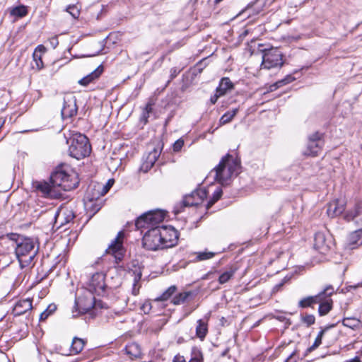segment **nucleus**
<instances>
[{
	"label": "nucleus",
	"mask_w": 362,
	"mask_h": 362,
	"mask_svg": "<svg viewBox=\"0 0 362 362\" xmlns=\"http://www.w3.org/2000/svg\"><path fill=\"white\" fill-rule=\"evenodd\" d=\"M240 162L231 155L227 154L210 173L214 180L221 185H228L231 178L239 173Z\"/></svg>",
	"instance_id": "1"
},
{
	"label": "nucleus",
	"mask_w": 362,
	"mask_h": 362,
	"mask_svg": "<svg viewBox=\"0 0 362 362\" xmlns=\"http://www.w3.org/2000/svg\"><path fill=\"white\" fill-rule=\"evenodd\" d=\"M66 143L69 145V154L77 159H81L88 156L90 153V145L88 138L79 133L69 132L65 134Z\"/></svg>",
	"instance_id": "2"
},
{
	"label": "nucleus",
	"mask_w": 362,
	"mask_h": 362,
	"mask_svg": "<svg viewBox=\"0 0 362 362\" xmlns=\"http://www.w3.org/2000/svg\"><path fill=\"white\" fill-rule=\"evenodd\" d=\"M35 245L30 238H23L17 241L16 255L21 267L29 265L35 256Z\"/></svg>",
	"instance_id": "3"
},
{
	"label": "nucleus",
	"mask_w": 362,
	"mask_h": 362,
	"mask_svg": "<svg viewBox=\"0 0 362 362\" xmlns=\"http://www.w3.org/2000/svg\"><path fill=\"white\" fill-rule=\"evenodd\" d=\"M51 183L55 188H62L64 191H69L76 188L78 180L74 173L69 174L64 170H57L51 175Z\"/></svg>",
	"instance_id": "4"
},
{
	"label": "nucleus",
	"mask_w": 362,
	"mask_h": 362,
	"mask_svg": "<svg viewBox=\"0 0 362 362\" xmlns=\"http://www.w3.org/2000/svg\"><path fill=\"white\" fill-rule=\"evenodd\" d=\"M165 217V214L163 211H150L139 216L136 221L135 226L138 229L158 227L156 225L161 223Z\"/></svg>",
	"instance_id": "5"
},
{
	"label": "nucleus",
	"mask_w": 362,
	"mask_h": 362,
	"mask_svg": "<svg viewBox=\"0 0 362 362\" xmlns=\"http://www.w3.org/2000/svg\"><path fill=\"white\" fill-rule=\"evenodd\" d=\"M159 227H154L148 230L142 239L143 246L148 250H158L163 249L162 238Z\"/></svg>",
	"instance_id": "6"
},
{
	"label": "nucleus",
	"mask_w": 362,
	"mask_h": 362,
	"mask_svg": "<svg viewBox=\"0 0 362 362\" xmlns=\"http://www.w3.org/2000/svg\"><path fill=\"white\" fill-rule=\"evenodd\" d=\"M283 65L282 54L277 48L265 50L262 56V66L270 69Z\"/></svg>",
	"instance_id": "7"
},
{
	"label": "nucleus",
	"mask_w": 362,
	"mask_h": 362,
	"mask_svg": "<svg viewBox=\"0 0 362 362\" xmlns=\"http://www.w3.org/2000/svg\"><path fill=\"white\" fill-rule=\"evenodd\" d=\"M124 238V233L119 231L117 237L112 241L111 244L106 250L107 254L112 255L116 262L121 261L124 257V249L123 247V240Z\"/></svg>",
	"instance_id": "8"
},
{
	"label": "nucleus",
	"mask_w": 362,
	"mask_h": 362,
	"mask_svg": "<svg viewBox=\"0 0 362 362\" xmlns=\"http://www.w3.org/2000/svg\"><path fill=\"white\" fill-rule=\"evenodd\" d=\"M105 277V275L103 272H97L93 274L88 284V291L98 296L103 295L106 287Z\"/></svg>",
	"instance_id": "9"
},
{
	"label": "nucleus",
	"mask_w": 362,
	"mask_h": 362,
	"mask_svg": "<svg viewBox=\"0 0 362 362\" xmlns=\"http://www.w3.org/2000/svg\"><path fill=\"white\" fill-rule=\"evenodd\" d=\"M160 237L162 238V245L164 248L171 247L175 245L178 240L177 231L171 226L159 227Z\"/></svg>",
	"instance_id": "10"
},
{
	"label": "nucleus",
	"mask_w": 362,
	"mask_h": 362,
	"mask_svg": "<svg viewBox=\"0 0 362 362\" xmlns=\"http://www.w3.org/2000/svg\"><path fill=\"white\" fill-rule=\"evenodd\" d=\"M324 142L319 133L316 132L310 136L307 149L304 152L306 156H316L321 151Z\"/></svg>",
	"instance_id": "11"
},
{
	"label": "nucleus",
	"mask_w": 362,
	"mask_h": 362,
	"mask_svg": "<svg viewBox=\"0 0 362 362\" xmlns=\"http://www.w3.org/2000/svg\"><path fill=\"white\" fill-rule=\"evenodd\" d=\"M334 293V288L332 286H327L324 291L319 293L317 295L305 297L301 299L298 303V306L305 308L311 307L313 305L321 302L323 300V296L327 293V295H332Z\"/></svg>",
	"instance_id": "12"
},
{
	"label": "nucleus",
	"mask_w": 362,
	"mask_h": 362,
	"mask_svg": "<svg viewBox=\"0 0 362 362\" xmlns=\"http://www.w3.org/2000/svg\"><path fill=\"white\" fill-rule=\"evenodd\" d=\"M77 112L76 99L72 94L65 95L64 105L62 109V116L64 119L70 118Z\"/></svg>",
	"instance_id": "13"
},
{
	"label": "nucleus",
	"mask_w": 362,
	"mask_h": 362,
	"mask_svg": "<svg viewBox=\"0 0 362 362\" xmlns=\"http://www.w3.org/2000/svg\"><path fill=\"white\" fill-rule=\"evenodd\" d=\"M207 197L204 189H199L193 191L190 194L184 197L182 204L185 206H192L200 204Z\"/></svg>",
	"instance_id": "14"
},
{
	"label": "nucleus",
	"mask_w": 362,
	"mask_h": 362,
	"mask_svg": "<svg viewBox=\"0 0 362 362\" xmlns=\"http://www.w3.org/2000/svg\"><path fill=\"white\" fill-rule=\"evenodd\" d=\"M160 152L161 148L160 146L153 147L142 163L141 170L146 173L151 169L160 156Z\"/></svg>",
	"instance_id": "15"
},
{
	"label": "nucleus",
	"mask_w": 362,
	"mask_h": 362,
	"mask_svg": "<svg viewBox=\"0 0 362 362\" xmlns=\"http://www.w3.org/2000/svg\"><path fill=\"white\" fill-rule=\"evenodd\" d=\"M75 217V214L71 209L68 207H62L59 209L55 216V223L59 225V227L70 223Z\"/></svg>",
	"instance_id": "16"
},
{
	"label": "nucleus",
	"mask_w": 362,
	"mask_h": 362,
	"mask_svg": "<svg viewBox=\"0 0 362 362\" xmlns=\"http://www.w3.org/2000/svg\"><path fill=\"white\" fill-rule=\"evenodd\" d=\"M346 202L344 199H337L329 203L327 209L328 216L331 218L341 215L345 209Z\"/></svg>",
	"instance_id": "17"
},
{
	"label": "nucleus",
	"mask_w": 362,
	"mask_h": 362,
	"mask_svg": "<svg viewBox=\"0 0 362 362\" xmlns=\"http://www.w3.org/2000/svg\"><path fill=\"white\" fill-rule=\"evenodd\" d=\"M33 186L45 197H54L56 195L55 187H53L52 184L50 185L47 182H36Z\"/></svg>",
	"instance_id": "18"
},
{
	"label": "nucleus",
	"mask_w": 362,
	"mask_h": 362,
	"mask_svg": "<svg viewBox=\"0 0 362 362\" xmlns=\"http://www.w3.org/2000/svg\"><path fill=\"white\" fill-rule=\"evenodd\" d=\"M32 308V300L30 298L21 300L16 303L13 313L15 315H21L31 310Z\"/></svg>",
	"instance_id": "19"
},
{
	"label": "nucleus",
	"mask_w": 362,
	"mask_h": 362,
	"mask_svg": "<svg viewBox=\"0 0 362 362\" xmlns=\"http://www.w3.org/2000/svg\"><path fill=\"white\" fill-rule=\"evenodd\" d=\"M103 71V68L102 66H98L94 71H93L90 74L84 76L81 79L78 81V83L83 86H87L90 83L93 82L96 79H98L100 76L102 74Z\"/></svg>",
	"instance_id": "20"
},
{
	"label": "nucleus",
	"mask_w": 362,
	"mask_h": 362,
	"mask_svg": "<svg viewBox=\"0 0 362 362\" xmlns=\"http://www.w3.org/2000/svg\"><path fill=\"white\" fill-rule=\"evenodd\" d=\"M331 295L326 293L323 296V300L318 303L320 304L318 308L319 315L322 316L327 315L332 308V300L329 298Z\"/></svg>",
	"instance_id": "21"
},
{
	"label": "nucleus",
	"mask_w": 362,
	"mask_h": 362,
	"mask_svg": "<svg viewBox=\"0 0 362 362\" xmlns=\"http://www.w3.org/2000/svg\"><path fill=\"white\" fill-rule=\"evenodd\" d=\"M125 354L131 358H137L141 356L140 346L135 342L128 344L124 348Z\"/></svg>",
	"instance_id": "22"
},
{
	"label": "nucleus",
	"mask_w": 362,
	"mask_h": 362,
	"mask_svg": "<svg viewBox=\"0 0 362 362\" xmlns=\"http://www.w3.org/2000/svg\"><path fill=\"white\" fill-rule=\"evenodd\" d=\"M95 298L93 296H90L85 303L80 298L76 300V305L78 308L79 312L82 313L88 312L95 305Z\"/></svg>",
	"instance_id": "23"
},
{
	"label": "nucleus",
	"mask_w": 362,
	"mask_h": 362,
	"mask_svg": "<svg viewBox=\"0 0 362 362\" xmlns=\"http://www.w3.org/2000/svg\"><path fill=\"white\" fill-rule=\"evenodd\" d=\"M314 247L320 253H325L328 250L324 234L321 233L315 234Z\"/></svg>",
	"instance_id": "24"
},
{
	"label": "nucleus",
	"mask_w": 362,
	"mask_h": 362,
	"mask_svg": "<svg viewBox=\"0 0 362 362\" xmlns=\"http://www.w3.org/2000/svg\"><path fill=\"white\" fill-rule=\"evenodd\" d=\"M46 51V48L43 45H38L33 54V60L35 62V66L37 69H41L44 67L43 62L42 60V55Z\"/></svg>",
	"instance_id": "25"
},
{
	"label": "nucleus",
	"mask_w": 362,
	"mask_h": 362,
	"mask_svg": "<svg viewBox=\"0 0 362 362\" xmlns=\"http://www.w3.org/2000/svg\"><path fill=\"white\" fill-rule=\"evenodd\" d=\"M362 245V230H358L351 233L349 236V246L354 249Z\"/></svg>",
	"instance_id": "26"
},
{
	"label": "nucleus",
	"mask_w": 362,
	"mask_h": 362,
	"mask_svg": "<svg viewBox=\"0 0 362 362\" xmlns=\"http://www.w3.org/2000/svg\"><path fill=\"white\" fill-rule=\"evenodd\" d=\"M86 341L78 337H74L70 348V354H78L83 349Z\"/></svg>",
	"instance_id": "27"
},
{
	"label": "nucleus",
	"mask_w": 362,
	"mask_h": 362,
	"mask_svg": "<svg viewBox=\"0 0 362 362\" xmlns=\"http://www.w3.org/2000/svg\"><path fill=\"white\" fill-rule=\"evenodd\" d=\"M362 211V201L358 202L352 210L348 211L345 214V219L347 221L354 220L359 216Z\"/></svg>",
	"instance_id": "28"
},
{
	"label": "nucleus",
	"mask_w": 362,
	"mask_h": 362,
	"mask_svg": "<svg viewBox=\"0 0 362 362\" xmlns=\"http://www.w3.org/2000/svg\"><path fill=\"white\" fill-rule=\"evenodd\" d=\"M233 88V83L228 78H223L221 79L218 87L216 91L221 93V96L224 95L228 90Z\"/></svg>",
	"instance_id": "29"
},
{
	"label": "nucleus",
	"mask_w": 362,
	"mask_h": 362,
	"mask_svg": "<svg viewBox=\"0 0 362 362\" xmlns=\"http://www.w3.org/2000/svg\"><path fill=\"white\" fill-rule=\"evenodd\" d=\"M197 324L198 325L196 327V335L201 340H203L208 332L207 324L202 320H199L197 321Z\"/></svg>",
	"instance_id": "30"
},
{
	"label": "nucleus",
	"mask_w": 362,
	"mask_h": 362,
	"mask_svg": "<svg viewBox=\"0 0 362 362\" xmlns=\"http://www.w3.org/2000/svg\"><path fill=\"white\" fill-rule=\"evenodd\" d=\"M238 112V109L235 108L232 110H229L226 112L220 119L219 123L221 125L226 124L227 123H229L233 117L236 115V114Z\"/></svg>",
	"instance_id": "31"
},
{
	"label": "nucleus",
	"mask_w": 362,
	"mask_h": 362,
	"mask_svg": "<svg viewBox=\"0 0 362 362\" xmlns=\"http://www.w3.org/2000/svg\"><path fill=\"white\" fill-rule=\"evenodd\" d=\"M236 268L230 267L228 270L223 272L218 278V282L221 284L227 283L234 275Z\"/></svg>",
	"instance_id": "32"
},
{
	"label": "nucleus",
	"mask_w": 362,
	"mask_h": 362,
	"mask_svg": "<svg viewBox=\"0 0 362 362\" xmlns=\"http://www.w3.org/2000/svg\"><path fill=\"white\" fill-rule=\"evenodd\" d=\"M28 14V9L25 6L21 5L16 7H14L11 11V15L13 16H16L18 18H23Z\"/></svg>",
	"instance_id": "33"
},
{
	"label": "nucleus",
	"mask_w": 362,
	"mask_h": 362,
	"mask_svg": "<svg viewBox=\"0 0 362 362\" xmlns=\"http://www.w3.org/2000/svg\"><path fill=\"white\" fill-rule=\"evenodd\" d=\"M196 260L197 261H204L213 258L216 253L213 252L209 251H203V252H196Z\"/></svg>",
	"instance_id": "34"
},
{
	"label": "nucleus",
	"mask_w": 362,
	"mask_h": 362,
	"mask_svg": "<svg viewBox=\"0 0 362 362\" xmlns=\"http://www.w3.org/2000/svg\"><path fill=\"white\" fill-rule=\"evenodd\" d=\"M176 287L175 286H170L165 292L162 293V295L156 298V300L158 301H164L167 300L175 292Z\"/></svg>",
	"instance_id": "35"
},
{
	"label": "nucleus",
	"mask_w": 362,
	"mask_h": 362,
	"mask_svg": "<svg viewBox=\"0 0 362 362\" xmlns=\"http://www.w3.org/2000/svg\"><path fill=\"white\" fill-rule=\"evenodd\" d=\"M189 362H203V354L198 348L192 349V358Z\"/></svg>",
	"instance_id": "36"
},
{
	"label": "nucleus",
	"mask_w": 362,
	"mask_h": 362,
	"mask_svg": "<svg viewBox=\"0 0 362 362\" xmlns=\"http://www.w3.org/2000/svg\"><path fill=\"white\" fill-rule=\"evenodd\" d=\"M327 329H328V327H327V328H325V329H324L321 330V331L318 333V334H317V337L315 338V341H314L313 344L310 347H309V348L308 349V351L309 352H310V351H312L315 350L316 348H317V347L321 344V343H322V339L323 334H324V333L325 332V331H326Z\"/></svg>",
	"instance_id": "37"
},
{
	"label": "nucleus",
	"mask_w": 362,
	"mask_h": 362,
	"mask_svg": "<svg viewBox=\"0 0 362 362\" xmlns=\"http://www.w3.org/2000/svg\"><path fill=\"white\" fill-rule=\"evenodd\" d=\"M343 325L346 327L354 329L360 325V321L355 317H346L343 320Z\"/></svg>",
	"instance_id": "38"
},
{
	"label": "nucleus",
	"mask_w": 362,
	"mask_h": 362,
	"mask_svg": "<svg viewBox=\"0 0 362 362\" xmlns=\"http://www.w3.org/2000/svg\"><path fill=\"white\" fill-rule=\"evenodd\" d=\"M189 296H190L189 292H185V293H179L178 295H177L176 296H175L173 298L172 302L175 305H179V304L183 303Z\"/></svg>",
	"instance_id": "39"
},
{
	"label": "nucleus",
	"mask_w": 362,
	"mask_h": 362,
	"mask_svg": "<svg viewBox=\"0 0 362 362\" xmlns=\"http://www.w3.org/2000/svg\"><path fill=\"white\" fill-rule=\"evenodd\" d=\"M66 11L68 12L74 18H78L80 15V9L76 5H69L66 7Z\"/></svg>",
	"instance_id": "40"
},
{
	"label": "nucleus",
	"mask_w": 362,
	"mask_h": 362,
	"mask_svg": "<svg viewBox=\"0 0 362 362\" xmlns=\"http://www.w3.org/2000/svg\"><path fill=\"white\" fill-rule=\"evenodd\" d=\"M56 310L55 305H49L47 308L40 314V320H46L49 315H51Z\"/></svg>",
	"instance_id": "41"
},
{
	"label": "nucleus",
	"mask_w": 362,
	"mask_h": 362,
	"mask_svg": "<svg viewBox=\"0 0 362 362\" xmlns=\"http://www.w3.org/2000/svg\"><path fill=\"white\" fill-rule=\"evenodd\" d=\"M301 320L307 327H309L315 323V317L313 315H305L301 317Z\"/></svg>",
	"instance_id": "42"
},
{
	"label": "nucleus",
	"mask_w": 362,
	"mask_h": 362,
	"mask_svg": "<svg viewBox=\"0 0 362 362\" xmlns=\"http://www.w3.org/2000/svg\"><path fill=\"white\" fill-rule=\"evenodd\" d=\"M222 189L221 188H218L213 194L212 199L209 202L208 206H212L216 202H217L222 195Z\"/></svg>",
	"instance_id": "43"
},
{
	"label": "nucleus",
	"mask_w": 362,
	"mask_h": 362,
	"mask_svg": "<svg viewBox=\"0 0 362 362\" xmlns=\"http://www.w3.org/2000/svg\"><path fill=\"white\" fill-rule=\"evenodd\" d=\"M294 79H295V78L293 76H292L291 75H288L284 79L276 82L274 85V86H276V87L282 86L283 85H285V84H287V83H289L293 81Z\"/></svg>",
	"instance_id": "44"
},
{
	"label": "nucleus",
	"mask_w": 362,
	"mask_h": 362,
	"mask_svg": "<svg viewBox=\"0 0 362 362\" xmlns=\"http://www.w3.org/2000/svg\"><path fill=\"white\" fill-rule=\"evenodd\" d=\"M115 181L113 179H110L106 183L105 185H103L102 187V192L99 194L100 196H103L105 195L108 191L109 189L112 187V186L113 185Z\"/></svg>",
	"instance_id": "45"
},
{
	"label": "nucleus",
	"mask_w": 362,
	"mask_h": 362,
	"mask_svg": "<svg viewBox=\"0 0 362 362\" xmlns=\"http://www.w3.org/2000/svg\"><path fill=\"white\" fill-rule=\"evenodd\" d=\"M184 145V141L182 139H178L177 140L174 144H173V151H179L182 147Z\"/></svg>",
	"instance_id": "46"
},
{
	"label": "nucleus",
	"mask_w": 362,
	"mask_h": 362,
	"mask_svg": "<svg viewBox=\"0 0 362 362\" xmlns=\"http://www.w3.org/2000/svg\"><path fill=\"white\" fill-rule=\"evenodd\" d=\"M298 356L295 351L290 354V356L286 359L285 362H296Z\"/></svg>",
	"instance_id": "47"
},
{
	"label": "nucleus",
	"mask_w": 362,
	"mask_h": 362,
	"mask_svg": "<svg viewBox=\"0 0 362 362\" xmlns=\"http://www.w3.org/2000/svg\"><path fill=\"white\" fill-rule=\"evenodd\" d=\"M221 97V93H217L216 91L215 94L211 97L210 101L212 104H215L217 101V100Z\"/></svg>",
	"instance_id": "48"
},
{
	"label": "nucleus",
	"mask_w": 362,
	"mask_h": 362,
	"mask_svg": "<svg viewBox=\"0 0 362 362\" xmlns=\"http://www.w3.org/2000/svg\"><path fill=\"white\" fill-rule=\"evenodd\" d=\"M173 362H186L185 358L183 356L177 354L173 358Z\"/></svg>",
	"instance_id": "49"
},
{
	"label": "nucleus",
	"mask_w": 362,
	"mask_h": 362,
	"mask_svg": "<svg viewBox=\"0 0 362 362\" xmlns=\"http://www.w3.org/2000/svg\"><path fill=\"white\" fill-rule=\"evenodd\" d=\"M153 103L151 101H149L146 104L144 110L146 111L147 113H151L153 110Z\"/></svg>",
	"instance_id": "50"
},
{
	"label": "nucleus",
	"mask_w": 362,
	"mask_h": 362,
	"mask_svg": "<svg viewBox=\"0 0 362 362\" xmlns=\"http://www.w3.org/2000/svg\"><path fill=\"white\" fill-rule=\"evenodd\" d=\"M49 43H50V45H52V47L53 48H55L58 45V44H59L57 37H52L49 40Z\"/></svg>",
	"instance_id": "51"
},
{
	"label": "nucleus",
	"mask_w": 362,
	"mask_h": 362,
	"mask_svg": "<svg viewBox=\"0 0 362 362\" xmlns=\"http://www.w3.org/2000/svg\"><path fill=\"white\" fill-rule=\"evenodd\" d=\"M148 117H149V113H147L146 111L143 110L142 115H141V120H143L144 122V123L147 122Z\"/></svg>",
	"instance_id": "52"
},
{
	"label": "nucleus",
	"mask_w": 362,
	"mask_h": 362,
	"mask_svg": "<svg viewBox=\"0 0 362 362\" xmlns=\"http://www.w3.org/2000/svg\"><path fill=\"white\" fill-rule=\"evenodd\" d=\"M346 362H361L359 357L356 356L351 359L346 361Z\"/></svg>",
	"instance_id": "53"
},
{
	"label": "nucleus",
	"mask_w": 362,
	"mask_h": 362,
	"mask_svg": "<svg viewBox=\"0 0 362 362\" xmlns=\"http://www.w3.org/2000/svg\"><path fill=\"white\" fill-rule=\"evenodd\" d=\"M283 284H284V283H281L279 284L276 285L274 287V291H278L280 289V288L283 286Z\"/></svg>",
	"instance_id": "54"
},
{
	"label": "nucleus",
	"mask_w": 362,
	"mask_h": 362,
	"mask_svg": "<svg viewBox=\"0 0 362 362\" xmlns=\"http://www.w3.org/2000/svg\"><path fill=\"white\" fill-rule=\"evenodd\" d=\"M135 286H136V282L134 284V288H133V291H132L133 294L136 296L139 293V289H136Z\"/></svg>",
	"instance_id": "55"
},
{
	"label": "nucleus",
	"mask_w": 362,
	"mask_h": 362,
	"mask_svg": "<svg viewBox=\"0 0 362 362\" xmlns=\"http://www.w3.org/2000/svg\"><path fill=\"white\" fill-rule=\"evenodd\" d=\"M276 318L281 321H284V320H286V317H284L283 316H278V317H276Z\"/></svg>",
	"instance_id": "56"
},
{
	"label": "nucleus",
	"mask_w": 362,
	"mask_h": 362,
	"mask_svg": "<svg viewBox=\"0 0 362 362\" xmlns=\"http://www.w3.org/2000/svg\"><path fill=\"white\" fill-rule=\"evenodd\" d=\"M221 1H222V0H215V1H216V3H219V2H221Z\"/></svg>",
	"instance_id": "57"
},
{
	"label": "nucleus",
	"mask_w": 362,
	"mask_h": 362,
	"mask_svg": "<svg viewBox=\"0 0 362 362\" xmlns=\"http://www.w3.org/2000/svg\"><path fill=\"white\" fill-rule=\"evenodd\" d=\"M47 362H49V361H47Z\"/></svg>",
	"instance_id": "58"
},
{
	"label": "nucleus",
	"mask_w": 362,
	"mask_h": 362,
	"mask_svg": "<svg viewBox=\"0 0 362 362\" xmlns=\"http://www.w3.org/2000/svg\"><path fill=\"white\" fill-rule=\"evenodd\" d=\"M361 148H362V146H361Z\"/></svg>",
	"instance_id": "59"
}]
</instances>
